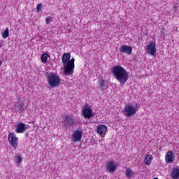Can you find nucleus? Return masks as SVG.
I'll return each mask as SVG.
<instances>
[{
	"mask_svg": "<svg viewBox=\"0 0 179 179\" xmlns=\"http://www.w3.org/2000/svg\"><path fill=\"white\" fill-rule=\"evenodd\" d=\"M76 122L75 121V119H73V117L68 115H65L63 119V124L65 128H71V127H72V125H74Z\"/></svg>",
	"mask_w": 179,
	"mask_h": 179,
	"instance_id": "8",
	"label": "nucleus"
},
{
	"mask_svg": "<svg viewBox=\"0 0 179 179\" xmlns=\"http://www.w3.org/2000/svg\"><path fill=\"white\" fill-rule=\"evenodd\" d=\"M161 34H162V36H166V29H162Z\"/></svg>",
	"mask_w": 179,
	"mask_h": 179,
	"instance_id": "25",
	"label": "nucleus"
},
{
	"mask_svg": "<svg viewBox=\"0 0 179 179\" xmlns=\"http://www.w3.org/2000/svg\"><path fill=\"white\" fill-rule=\"evenodd\" d=\"M152 160H153V157H152V155H147L144 159L145 164H146V166H150V164H152Z\"/></svg>",
	"mask_w": 179,
	"mask_h": 179,
	"instance_id": "18",
	"label": "nucleus"
},
{
	"mask_svg": "<svg viewBox=\"0 0 179 179\" xmlns=\"http://www.w3.org/2000/svg\"><path fill=\"white\" fill-rule=\"evenodd\" d=\"M64 64V73L67 76L73 75V69H75V58L71 59L70 53H65L62 57Z\"/></svg>",
	"mask_w": 179,
	"mask_h": 179,
	"instance_id": "2",
	"label": "nucleus"
},
{
	"mask_svg": "<svg viewBox=\"0 0 179 179\" xmlns=\"http://www.w3.org/2000/svg\"><path fill=\"white\" fill-rule=\"evenodd\" d=\"M98 83H99L101 89H102L103 90L107 89V83H106V80H104V79L100 78L99 80Z\"/></svg>",
	"mask_w": 179,
	"mask_h": 179,
	"instance_id": "19",
	"label": "nucleus"
},
{
	"mask_svg": "<svg viewBox=\"0 0 179 179\" xmlns=\"http://www.w3.org/2000/svg\"><path fill=\"white\" fill-rule=\"evenodd\" d=\"M82 114L84 118L90 119L94 114L93 113V110L89 106V105H85L82 109Z\"/></svg>",
	"mask_w": 179,
	"mask_h": 179,
	"instance_id": "6",
	"label": "nucleus"
},
{
	"mask_svg": "<svg viewBox=\"0 0 179 179\" xmlns=\"http://www.w3.org/2000/svg\"><path fill=\"white\" fill-rule=\"evenodd\" d=\"M50 57V55H48V54L45 53L43 54L41 56V61L43 64H47V62H48V58Z\"/></svg>",
	"mask_w": 179,
	"mask_h": 179,
	"instance_id": "20",
	"label": "nucleus"
},
{
	"mask_svg": "<svg viewBox=\"0 0 179 179\" xmlns=\"http://www.w3.org/2000/svg\"><path fill=\"white\" fill-rule=\"evenodd\" d=\"M171 177L173 179H178L179 178V169L173 168V171L171 173Z\"/></svg>",
	"mask_w": 179,
	"mask_h": 179,
	"instance_id": "15",
	"label": "nucleus"
},
{
	"mask_svg": "<svg viewBox=\"0 0 179 179\" xmlns=\"http://www.w3.org/2000/svg\"><path fill=\"white\" fill-rule=\"evenodd\" d=\"M82 134H83L82 131L76 130L72 136V142H73L74 143H76V142H80V141L82 140Z\"/></svg>",
	"mask_w": 179,
	"mask_h": 179,
	"instance_id": "10",
	"label": "nucleus"
},
{
	"mask_svg": "<svg viewBox=\"0 0 179 179\" xmlns=\"http://www.w3.org/2000/svg\"><path fill=\"white\" fill-rule=\"evenodd\" d=\"M176 159V155L173 153V151H169L165 155V162L168 164L173 163Z\"/></svg>",
	"mask_w": 179,
	"mask_h": 179,
	"instance_id": "12",
	"label": "nucleus"
},
{
	"mask_svg": "<svg viewBox=\"0 0 179 179\" xmlns=\"http://www.w3.org/2000/svg\"><path fill=\"white\" fill-rule=\"evenodd\" d=\"M96 131L99 135H106V132H107V126L100 124L98 126Z\"/></svg>",
	"mask_w": 179,
	"mask_h": 179,
	"instance_id": "14",
	"label": "nucleus"
},
{
	"mask_svg": "<svg viewBox=\"0 0 179 179\" xmlns=\"http://www.w3.org/2000/svg\"><path fill=\"white\" fill-rule=\"evenodd\" d=\"M117 170V163L115 161H109L106 164V171L107 173H114Z\"/></svg>",
	"mask_w": 179,
	"mask_h": 179,
	"instance_id": "9",
	"label": "nucleus"
},
{
	"mask_svg": "<svg viewBox=\"0 0 179 179\" xmlns=\"http://www.w3.org/2000/svg\"><path fill=\"white\" fill-rule=\"evenodd\" d=\"M8 141L14 149L17 148V145H19V138L16 136V134H15V132L9 133L8 136Z\"/></svg>",
	"mask_w": 179,
	"mask_h": 179,
	"instance_id": "4",
	"label": "nucleus"
},
{
	"mask_svg": "<svg viewBox=\"0 0 179 179\" xmlns=\"http://www.w3.org/2000/svg\"><path fill=\"white\" fill-rule=\"evenodd\" d=\"M16 160L17 164H20V163L22 162V157H20V156H17Z\"/></svg>",
	"mask_w": 179,
	"mask_h": 179,
	"instance_id": "24",
	"label": "nucleus"
},
{
	"mask_svg": "<svg viewBox=\"0 0 179 179\" xmlns=\"http://www.w3.org/2000/svg\"><path fill=\"white\" fill-rule=\"evenodd\" d=\"M123 113H124V115L127 117H132L136 114V106H134L132 103L127 105L125 106Z\"/></svg>",
	"mask_w": 179,
	"mask_h": 179,
	"instance_id": "5",
	"label": "nucleus"
},
{
	"mask_svg": "<svg viewBox=\"0 0 179 179\" xmlns=\"http://www.w3.org/2000/svg\"><path fill=\"white\" fill-rule=\"evenodd\" d=\"M23 108H24V103L21 101H17L15 105V109L17 110V111H23Z\"/></svg>",
	"mask_w": 179,
	"mask_h": 179,
	"instance_id": "17",
	"label": "nucleus"
},
{
	"mask_svg": "<svg viewBox=\"0 0 179 179\" xmlns=\"http://www.w3.org/2000/svg\"><path fill=\"white\" fill-rule=\"evenodd\" d=\"M45 76L47 79L48 84L50 87H58L61 83V78L54 72H46Z\"/></svg>",
	"mask_w": 179,
	"mask_h": 179,
	"instance_id": "3",
	"label": "nucleus"
},
{
	"mask_svg": "<svg viewBox=\"0 0 179 179\" xmlns=\"http://www.w3.org/2000/svg\"><path fill=\"white\" fill-rule=\"evenodd\" d=\"M41 9H43V3H39L36 6L37 12H41Z\"/></svg>",
	"mask_w": 179,
	"mask_h": 179,
	"instance_id": "22",
	"label": "nucleus"
},
{
	"mask_svg": "<svg viewBox=\"0 0 179 179\" xmlns=\"http://www.w3.org/2000/svg\"><path fill=\"white\" fill-rule=\"evenodd\" d=\"M1 36L3 38H8L9 36V28H6L4 31L1 33Z\"/></svg>",
	"mask_w": 179,
	"mask_h": 179,
	"instance_id": "21",
	"label": "nucleus"
},
{
	"mask_svg": "<svg viewBox=\"0 0 179 179\" xmlns=\"http://www.w3.org/2000/svg\"><path fill=\"white\" fill-rule=\"evenodd\" d=\"M45 20L47 24H50V23L52 22V19L51 18V17H47Z\"/></svg>",
	"mask_w": 179,
	"mask_h": 179,
	"instance_id": "23",
	"label": "nucleus"
},
{
	"mask_svg": "<svg viewBox=\"0 0 179 179\" xmlns=\"http://www.w3.org/2000/svg\"><path fill=\"white\" fill-rule=\"evenodd\" d=\"M126 177L127 178H132V177H135V171H132L131 169H127L125 171Z\"/></svg>",
	"mask_w": 179,
	"mask_h": 179,
	"instance_id": "16",
	"label": "nucleus"
},
{
	"mask_svg": "<svg viewBox=\"0 0 179 179\" xmlns=\"http://www.w3.org/2000/svg\"><path fill=\"white\" fill-rule=\"evenodd\" d=\"M145 51L148 52V54H150V55L156 57V52H157V50H156V42L154 41L150 43L145 47Z\"/></svg>",
	"mask_w": 179,
	"mask_h": 179,
	"instance_id": "7",
	"label": "nucleus"
},
{
	"mask_svg": "<svg viewBox=\"0 0 179 179\" xmlns=\"http://www.w3.org/2000/svg\"><path fill=\"white\" fill-rule=\"evenodd\" d=\"M0 48H1V43H0Z\"/></svg>",
	"mask_w": 179,
	"mask_h": 179,
	"instance_id": "27",
	"label": "nucleus"
},
{
	"mask_svg": "<svg viewBox=\"0 0 179 179\" xmlns=\"http://www.w3.org/2000/svg\"><path fill=\"white\" fill-rule=\"evenodd\" d=\"M112 73L115 79L120 82V85H122V86H124L128 81V79H129V73L122 66H115L113 67Z\"/></svg>",
	"mask_w": 179,
	"mask_h": 179,
	"instance_id": "1",
	"label": "nucleus"
},
{
	"mask_svg": "<svg viewBox=\"0 0 179 179\" xmlns=\"http://www.w3.org/2000/svg\"><path fill=\"white\" fill-rule=\"evenodd\" d=\"M154 179H158L157 178H155Z\"/></svg>",
	"mask_w": 179,
	"mask_h": 179,
	"instance_id": "26",
	"label": "nucleus"
},
{
	"mask_svg": "<svg viewBox=\"0 0 179 179\" xmlns=\"http://www.w3.org/2000/svg\"><path fill=\"white\" fill-rule=\"evenodd\" d=\"M26 129H27V124L20 122L16 125L15 132L16 134H24Z\"/></svg>",
	"mask_w": 179,
	"mask_h": 179,
	"instance_id": "11",
	"label": "nucleus"
},
{
	"mask_svg": "<svg viewBox=\"0 0 179 179\" xmlns=\"http://www.w3.org/2000/svg\"><path fill=\"white\" fill-rule=\"evenodd\" d=\"M120 52L122 54H132V47L127 45H122L119 49Z\"/></svg>",
	"mask_w": 179,
	"mask_h": 179,
	"instance_id": "13",
	"label": "nucleus"
}]
</instances>
